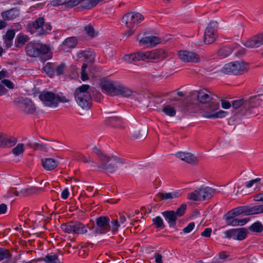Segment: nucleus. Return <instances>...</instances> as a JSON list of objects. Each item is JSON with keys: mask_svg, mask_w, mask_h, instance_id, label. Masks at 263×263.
<instances>
[{"mask_svg": "<svg viewBox=\"0 0 263 263\" xmlns=\"http://www.w3.org/2000/svg\"><path fill=\"white\" fill-rule=\"evenodd\" d=\"M100 86L103 91L111 96L121 95L127 97L132 95V91L118 82L102 81L100 82Z\"/></svg>", "mask_w": 263, "mask_h": 263, "instance_id": "nucleus-1", "label": "nucleus"}, {"mask_svg": "<svg viewBox=\"0 0 263 263\" xmlns=\"http://www.w3.org/2000/svg\"><path fill=\"white\" fill-rule=\"evenodd\" d=\"M26 30L36 36H43L49 34L52 30V26L49 23H45L42 17L36 18L34 21L29 22L26 26Z\"/></svg>", "mask_w": 263, "mask_h": 263, "instance_id": "nucleus-2", "label": "nucleus"}, {"mask_svg": "<svg viewBox=\"0 0 263 263\" xmlns=\"http://www.w3.org/2000/svg\"><path fill=\"white\" fill-rule=\"evenodd\" d=\"M61 229L65 232L78 235L87 234V230L90 231L94 228V222L90 221L85 225L79 221H70L61 226Z\"/></svg>", "mask_w": 263, "mask_h": 263, "instance_id": "nucleus-3", "label": "nucleus"}, {"mask_svg": "<svg viewBox=\"0 0 263 263\" xmlns=\"http://www.w3.org/2000/svg\"><path fill=\"white\" fill-rule=\"evenodd\" d=\"M89 85L83 84L77 88L74 93L77 104L83 109H88L91 105V97Z\"/></svg>", "mask_w": 263, "mask_h": 263, "instance_id": "nucleus-4", "label": "nucleus"}, {"mask_svg": "<svg viewBox=\"0 0 263 263\" xmlns=\"http://www.w3.org/2000/svg\"><path fill=\"white\" fill-rule=\"evenodd\" d=\"M96 227L87 234L89 237L104 234L110 231V219L108 216H99L96 219Z\"/></svg>", "mask_w": 263, "mask_h": 263, "instance_id": "nucleus-5", "label": "nucleus"}, {"mask_svg": "<svg viewBox=\"0 0 263 263\" xmlns=\"http://www.w3.org/2000/svg\"><path fill=\"white\" fill-rule=\"evenodd\" d=\"M49 46L40 42H31L28 43L25 47L26 54L31 57H37L45 55L50 51Z\"/></svg>", "mask_w": 263, "mask_h": 263, "instance_id": "nucleus-6", "label": "nucleus"}, {"mask_svg": "<svg viewBox=\"0 0 263 263\" xmlns=\"http://www.w3.org/2000/svg\"><path fill=\"white\" fill-rule=\"evenodd\" d=\"M219 192L216 189L209 186H202L189 193L187 199L193 201H204L210 199L215 193Z\"/></svg>", "mask_w": 263, "mask_h": 263, "instance_id": "nucleus-7", "label": "nucleus"}, {"mask_svg": "<svg viewBox=\"0 0 263 263\" xmlns=\"http://www.w3.org/2000/svg\"><path fill=\"white\" fill-rule=\"evenodd\" d=\"M249 65L245 62L235 61L226 64L222 68L221 71L227 74L240 75L247 71Z\"/></svg>", "mask_w": 263, "mask_h": 263, "instance_id": "nucleus-8", "label": "nucleus"}, {"mask_svg": "<svg viewBox=\"0 0 263 263\" xmlns=\"http://www.w3.org/2000/svg\"><path fill=\"white\" fill-rule=\"evenodd\" d=\"M219 107V103L212 102L204 108L202 116L209 119L222 118L226 117L228 112L222 110L217 111Z\"/></svg>", "mask_w": 263, "mask_h": 263, "instance_id": "nucleus-9", "label": "nucleus"}, {"mask_svg": "<svg viewBox=\"0 0 263 263\" xmlns=\"http://www.w3.org/2000/svg\"><path fill=\"white\" fill-rule=\"evenodd\" d=\"M14 103L17 109L24 114H33L36 110L34 104L29 98H18Z\"/></svg>", "mask_w": 263, "mask_h": 263, "instance_id": "nucleus-10", "label": "nucleus"}, {"mask_svg": "<svg viewBox=\"0 0 263 263\" xmlns=\"http://www.w3.org/2000/svg\"><path fill=\"white\" fill-rule=\"evenodd\" d=\"M143 20L144 16L141 13L131 12L126 13L123 16L122 22L124 23L129 29H133Z\"/></svg>", "mask_w": 263, "mask_h": 263, "instance_id": "nucleus-11", "label": "nucleus"}, {"mask_svg": "<svg viewBox=\"0 0 263 263\" xmlns=\"http://www.w3.org/2000/svg\"><path fill=\"white\" fill-rule=\"evenodd\" d=\"M66 65L64 63L57 64L55 63L49 62L43 68V70L50 77L55 75L61 76L65 70Z\"/></svg>", "mask_w": 263, "mask_h": 263, "instance_id": "nucleus-12", "label": "nucleus"}, {"mask_svg": "<svg viewBox=\"0 0 263 263\" xmlns=\"http://www.w3.org/2000/svg\"><path fill=\"white\" fill-rule=\"evenodd\" d=\"M110 160L109 162L102 161V164L98 165L97 167L99 169L101 168L109 173H113L116 171L118 166L117 163L123 164L125 163V160L116 157H110Z\"/></svg>", "mask_w": 263, "mask_h": 263, "instance_id": "nucleus-13", "label": "nucleus"}, {"mask_svg": "<svg viewBox=\"0 0 263 263\" xmlns=\"http://www.w3.org/2000/svg\"><path fill=\"white\" fill-rule=\"evenodd\" d=\"M224 234L225 238L242 240L247 236V230L245 228L231 229L226 231Z\"/></svg>", "mask_w": 263, "mask_h": 263, "instance_id": "nucleus-14", "label": "nucleus"}, {"mask_svg": "<svg viewBox=\"0 0 263 263\" xmlns=\"http://www.w3.org/2000/svg\"><path fill=\"white\" fill-rule=\"evenodd\" d=\"M39 99L44 105L48 107H57L56 95L51 91H43L39 96Z\"/></svg>", "mask_w": 263, "mask_h": 263, "instance_id": "nucleus-15", "label": "nucleus"}, {"mask_svg": "<svg viewBox=\"0 0 263 263\" xmlns=\"http://www.w3.org/2000/svg\"><path fill=\"white\" fill-rule=\"evenodd\" d=\"M217 23L216 22H212L208 25L205 29L204 36V42L205 44H210L213 43L216 37V28Z\"/></svg>", "mask_w": 263, "mask_h": 263, "instance_id": "nucleus-16", "label": "nucleus"}, {"mask_svg": "<svg viewBox=\"0 0 263 263\" xmlns=\"http://www.w3.org/2000/svg\"><path fill=\"white\" fill-rule=\"evenodd\" d=\"M232 107L235 109L240 107V115L242 116L250 115L254 107L252 105L250 102H246L243 104L241 100H234L232 101Z\"/></svg>", "mask_w": 263, "mask_h": 263, "instance_id": "nucleus-17", "label": "nucleus"}, {"mask_svg": "<svg viewBox=\"0 0 263 263\" xmlns=\"http://www.w3.org/2000/svg\"><path fill=\"white\" fill-rule=\"evenodd\" d=\"M178 55L180 60L184 62L198 63L200 61V57L195 52L186 50H180Z\"/></svg>", "mask_w": 263, "mask_h": 263, "instance_id": "nucleus-18", "label": "nucleus"}, {"mask_svg": "<svg viewBox=\"0 0 263 263\" xmlns=\"http://www.w3.org/2000/svg\"><path fill=\"white\" fill-rule=\"evenodd\" d=\"M145 54V61H150L151 60L160 61L165 59L167 57V54L163 49H157L151 51L144 52Z\"/></svg>", "mask_w": 263, "mask_h": 263, "instance_id": "nucleus-19", "label": "nucleus"}, {"mask_svg": "<svg viewBox=\"0 0 263 263\" xmlns=\"http://www.w3.org/2000/svg\"><path fill=\"white\" fill-rule=\"evenodd\" d=\"M16 142L17 139L14 137L0 133V147H12L16 143Z\"/></svg>", "mask_w": 263, "mask_h": 263, "instance_id": "nucleus-20", "label": "nucleus"}, {"mask_svg": "<svg viewBox=\"0 0 263 263\" xmlns=\"http://www.w3.org/2000/svg\"><path fill=\"white\" fill-rule=\"evenodd\" d=\"M263 44V32L248 40L244 44L247 48H256Z\"/></svg>", "mask_w": 263, "mask_h": 263, "instance_id": "nucleus-21", "label": "nucleus"}, {"mask_svg": "<svg viewBox=\"0 0 263 263\" xmlns=\"http://www.w3.org/2000/svg\"><path fill=\"white\" fill-rule=\"evenodd\" d=\"M175 155L188 163L196 164L198 162L197 157L190 153L179 152L176 153Z\"/></svg>", "mask_w": 263, "mask_h": 263, "instance_id": "nucleus-22", "label": "nucleus"}, {"mask_svg": "<svg viewBox=\"0 0 263 263\" xmlns=\"http://www.w3.org/2000/svg\"><path fill=\"white\" fill-rule=\"evenodd\" d=\"M161 215L167 221L170 227L174 228L176 227L177 217L175 214V211H165L161 213Z\"/></svg>", "mask_w": 263, "mask_h": 263, "instance_id": "nucleus-23", "label": "nucleus"}, {"mask_svg": "<svg viewBox=\"0 0 263 263\" xmlns=\"http://www.w3.org/2000/svg\"><path fill=\"white\" fill-rule=\"evenodd\" d=\"M58 160L53 158H43L42 159V165L46 171H51L54 169L59 164Z\"/></svg>", "mask_w": 263, "mask_h": 263, "instance_id": "nucleus-24", "label": "nucleus"}, {"mask_svg": "<svg viewBox=\"0 0 263 263\" xmlns=\"http://www.w3.org/2000/svg\"><path fill=\"white\" fill-rule=\"evenodd\" d=\"M181 195V190H177L170 193H161L159 192L156 194L157 197L160 198L161 200L172 199L174 198H178Z\"/></svg>", "mask_w": 263, "mask_h": 263, "instance_id": "nucleus-25", "label": "nucleus"}, {"mask_svg": "<svg viewBox=\"0 0 263 263\" xmlns=\"http://www.w3.org/2000/svg\"><path fill=\"white\" fill-rule=\"evenodd\" d=\"M123 123L122 119L118 116L110 117L105 120L106 125L117 128L122 127Z\"/></svg>", "mask_w": 263, "mask_h": 263, "instance_id": "nucleus-26", "label": "nucleus"}, {"mask_svg": "<svg viewBox=\"0 0 263 263\" xmlns=\"http://www.w3.org/2000/svg\"><path fill=\"white\" fill-rule=\"evenodd\" d=\"M145 54L144 52H137L124 57L125 60L129 63L135 62L140 60L145 61Z\"/></svg>", "mask_w": 263, "mask_h": 263, "instance_id": "nucleus-27", "label": "nucleus"}, {"mask_svg": "<svg viewBox=\"0 0 263 263\" xmlns=\"http://www.w3.org/2000/svg\"><path fill=\"white\" fill-rule=\"evenodd\" d=\"M20 12L16 8L2 12L1 16L4 20H12L18 16Z\"/></svg>", "mask_w": 263, "mask_h": 263, "instance_id": "nucleus-28", "label": "nucleus"}, {"mask_svg": "<svg viewBox=\"0 0 263 263\" xmlns=\"http://www.w3.org/2000/svg\"><path fill=\"white\" fill-rule=\"evenodd\" d=\"M59 256V253L52 252L47 254L45 257L41 258L39 260L44 261L46 263H61Z\"/></svg>", "mask_w": 263, "mask_h": 263, "instance_id": "nucleus-29", "label": "nucleus"}, {"mask_svg": "<svg viewBox=\"0 0 263 263\" xmlns=\"http://www.w3.org/2000/svg\"><path fill=\"white\" fill-rule=\"evenodd\" d=\"M29 40L28 35L22 33L18 34L15 39V47L22 48Z\"/></svg>", "mask_w": 263, "mask_h": 263, "instance_id": "nucleus-30", "label": "nucleus"}, {"mask_svg": "<svg viewBox=\"0 0 263 263\" xmlns=\"http://www.w3.org/2000/svg\"><path fill=\"white\" fill-rule=\"evenodd\" d=\"M247 215L257 214L263 213V204L252 207L247 206Z\"/></svg>", "mask_w": 263, "mask_h": 263, "instance_id": "nucleus-31", "label": "nucleus"}, {"mask_svg": "<svg viewBox=\"0 0 263 263\" xmlns=\"http://www.w3.org/2000/svg\"><path fill=\"white\" fill-rule=\"evenodd\" d=\"M197 100L202 103H209L212 100V97L207 93H205L202 91H200L198 92L197 96Z\"/></svg>", "mask_w": 263, "mask_h": 263, "instance_id": "nucleus-32", "label": "nucleus"}, {"mask_svg": "<svg viewBox=\"0 0 263 263\" xmlns=\"http://www.w3.org/2000/svg\"><path fill=\"white\" fill-rule=\"evenodd\" d=\"M249 220V218H245L241 219L234 218L226 222L228 225H231L232 226H243L247 223Z\"/></svg>", "mask_w": 263, "mask_h": 263, "instance_id": "nucleus-33", "label": "nucleus"}, {"mask_svg": "<svg viewBox=\"0 0 263 263\" xmlns=\"http://www.w3.org/2000/svg\"><path fill=\"white\" fill-rule=\"evenodd\" d=\"M78 43V40L76 37H69L66 39L63 42V45L69 48H74Z\"/></svg>", "mask_w": 263, "mask_h": 263, "instance_id": "nucleus-34", "label": "nucleus"}, {"mask_svg": "<svg viewBox=\"0 0 263 263\" xmlns=\"http://www.w3.org/2000/svg\"><path fill=\"white\" fill-rule=\"evenodd\" d=\"M162 111L166 115L170 117H174L176 114V111L174 107L170 105H164Z\"/></svg>", "mask_w": 263, "mask_h": 263, "instance_id": "nucleus-35", "label": "nucleus"}, {"mask_svg": "<svg viewBox=\"0 0 263 263\" xmlns=\"http://www.w3.org/2000/svg\"><path fill=\"white\" fill-rule=\"evenodd\" d=\"M27 145L30 147L34 149V151L40 150L42 151H46L47 145L44 143H28Z\"/></svg>", "mask_w": 263, "mask_h": 263, "instance_id": "nucleus-36", "label": "nucleus"}, {"mask_svg": "<svg viewBox=\"0 0 263 263\" xmlns=\"http://www.w3.org/2000/svg\"><path fill=\"white\" fill-rule=\"evenodd\" d=\"M153 224L156 226L157 229H163L165 227V224L162 218L159 216H156L152 219Z\"/></svg>", "mask_w": 263, "mask_h": 263, "instance_id": "nucleus-37", "label": "nucleus"}, {"mask_svg": "<svg viewBox=\"0 0 263 263\" xmlns=\"http://www.w3.org/2000/svg\"><path fill=\"white\" fill-rule=\"evenodd\" d=\"M92 151L95 154L97 155L98 158L101 161L109 162L110 160V157L104 155L101 150L98 147H94L92 149Z\"/></svg>", "mask_w": 263, "mask_h": 263, "instance_id": "nucleus-38", "label": "nucleus"}, {"mask_svg": "<svg viewBox=\"0 0 263 263\" xmlns=\"http://www.w3.org/2000/svg\"><path fill=\"white\" fill-rule=\"evenodd\" d=\"M249 230L253 232L260 233L263 231V226L260 222L257 221L249 227Z\"/></svg>", "mask_w": 263, "mask_h": 263, "instance_id": "nucleus-39", "label": "nucleus"}, {"mask_svg": "<svg viewBox=\"0 0 263 263\" xmlns=\"http://www.w3.org/2000/svg\"><path fill=\"white\" fill-rule=\"evenodd\" d=\"M12 256L9 250L4 248L0 247V261L5 259H10Z\"/></svg>", "mask_w": 263, "mask_h": 263, "instance_id": "nucleus-40", "label": "nucleus"}, {"mask_svg": "<svg viewBox=\"0 0 263 263\" xmlns=\"http://www.w3.org/2000/svg\"><path fill=\"white\" fill-rule=\"evenodd\" d=\"M120 226V224L118 219H112L110 221V231H111L114 234H115L118 231Z\"/></svg>", "mask_w": 263, "mask_h": 263, "instance_id": "nucleus-41", "label": "nucleus"}, {"mask_svg": "<svg viewBox=\"0 0 263 263\" xmlns=\"http://www.w3.org/2000/svg\"><path fill=\"white\" fill-rule=\"evenodd\" d=\"M24 144L19 143L15 147H14L12 151V153L15 156H19L20 155L23 153L24 152Z\"/></svg>", "mask_w": 263, "mask_h": 263, "instance_id": "nucleus-42", "label": "nucleus"}, {"mask_svg": "<svg viewBox=\"0 0 263 263\" xmlns=\"http://www.w3.org/2000/svg\"><path fill=\"white\" fill-rule=\"evenodd\" d=\"M146 135V130L145 129L135 130L133 134V137L136 139H143L145 137Z\"/></svg>", "mask_w": 263, "mask_h": 263, "instance_id": "nucleus-43", "label": "nucleus"}, {"mask_svg": "<svg viewBox=\"0 0 263 263\" xmlns=\"http://www.w3.org/2000/svg\"><path fill=\"white\" fill-rule=\"evenodd\" d=\"M84 30L86 34L91 37H93L97 35L93 27L90 25H87L84 27Z\"/></svg>", "mask_w": 263, "mask_h": 263, "instance_id": "nucleus-44", "label": "nucleus"}, {"mask_svg": "<svg viewBox=\"0 0 263 263\" xmlns=\"http://www.w3.org/2000/svg\"><path fill=\"white\" fill-rule=\"evenodd\" d=\"M247 206H241L238 208L233 209V212L236 216L240 215V214H244L247 215Z\"/></svg>", "mask_w": 263, "mask_h": 263, "instance_id": "nucleus-45", "label": "nucleus"}, {"mask_svg": "<svg viewBox=\"0 0 263 263\" xmlns=\"http://www.w3.org/2000/svg\"><path fill=\"white\" fill-rule=\"evenodd\" d=\"M186 210V205L184 203L182 204L179 208H178L176 211L175 214L177 217H181L185 213V210Z\"/></svg>", "mask_w": 263, "mask_h": 263, "instance_id": "nucleus-46", "label": "nucleus"}, {"mask_svg": "<svg viewBox=\"0 0 263 263\" xmlns=\"http://www.w3.org/2000/svg\"><path fill=\"white\" fill-rule=\"evenodd\" d=\"M218 56L220 58H224L228 56L230 53L231 51H229V49L226 47H223L218 51Z\"/></svg>", "mask_w": 263, "mask_h": 263, "instance_id": "nucleus-47", "label": "nucleus"}, {"mask_svg": "<svg viewBox=\"0 0 263 263\" xmlns=\"http://www.w3.org/2000/svg\"><path fill=\"white\" fill-rule=\"evenodd\" d=\"M79 4L81 5V7L85 9H90L93 7L90 0H82Z\"/></svg>", "mask_w": 263, "mask_h": 263, "instance_id": "nucleus-48", "label": "nucleus"}, {"mask_svg": "<svg viewBox=\"0 0 263 263\" xmlns=\"http://www.w3.org/2000/svg\"><path fill=\"white\" fill-rule=\"evenodd\" d=\"M233 210H231L227 212L223 217V218L226 220V222L231 220L234 218V217H236L235 215L234 212H233Z\"/></svg>", "mask_w": 263, "mask_h": 263, "instance_id": "nucleus-49", "label": "nucleus"}, {"mask_svg": "<svg viewBox=\"0 0 263 263\" xmlns=\"http://www.w3.org/2000/svg\"><path fill=\"white\" fill-rule=\"evenodd\" d=\"M160 42V39L156 36H149V47H154Z\"/></svg>", "mask_w": 263, "mask_h": 263, "instance_id": "nucleus-50", "label": "nucleus"}, {"mask_svg": "<svg viewBox=\"0 0 263 263\" xmlns=\"http://www.w3.org/2000/svg\"><path fill=\"white\" fill-rule=\"evenodd\" d=\"M15 31L12 29L8 30L6 34L3 36V39H7L13 41V39L15 36Z\"/></svg>", "mask_w": 263, "mask_h": 263, "instance_id": "nucleus-51", "label": "nucleus"}, {"mask_svg": "<svg viewBox=\"0 0 263 263\" xmlns=\"http://www.w3.org/2000/svg\"><path fill=\"white\" fill-rule=\"evenodd\" d=\"M140 46H146L149 47V36L142 37L139 41Z\"/></svg>", "mask_w": 263, "mask_h": 263, "instance_id": "nucleus-52", "label": "nucleus"}, {"mask_svg": "<svg viewBox=\"0 0 263 263\" xmlns=\"http://www.w3.org/2000/svg\"><path fill=\"white\" fill-rule=\"evenodd\" d=\"M195 227V223L194 222H190L188 225L183 229V232L185 233H190Z\"/></svg>", "mask_w": 263, "mask_h": 263, "instance_id": "nucleus-53", "label": "nucleus"}, {"mask_svg": "<svg viewBox=\"0 0 263 263\" xmlns=\"http://www.w3.org/2000/svg\"><path fill=\"white\" fill-rule=\"evenodd\" d=\"M260 181V179L259 178H255L254 179L251 180L248 182L245 183L246 186L247 188H250L253 186V185L255 183L259 182Z\"/></svg>", "mask_w": 263, "mask_h": 263, "instance_id": "nucleus-54", "label": "nucleus"}, {"mask_svg": "<svg viewBox=\"0 0 263 263\" xmlns=\"http://www.w3.org/2000/svg\"><path fill=\"white\" fill-rule=\"evenodd\" d=\"M2 82L9 89H13L14 87V84L9 80L4 79Z\"/></svg>", "mask_w": 263, "mask_h": 263, "instance_id": "nucleus-55", "label": "nucleus"}, {"mask_svg": "<svg viewBox=\"0 0 263 263\" xmlns=\"http://www.w3.org/2000/svg\"><path fill=\"white\" fill-rule=\"evenodd\" d=\"M56 101L58 102V105L59 102L66 103L68 102V100L63 95H58L56 96Z\"/></svg>", "mask_w": 263, "mask_h": 263, "instance_id": "nucleus-56", "label": "nucleus"}, {"mask_svg": "<svg viewBox=\"0 0 263 263\" xmlns=\"http://www.w3.org/2000/svg\"><path fill=\"white\" fill-rule=\"evenodd\" d=\"M212 232V229L210 228H205L201 233V235L203 237H210Z\"/></svg>", "mask_w": 263, "mask_h": 263, "instance_id": "nucleus-57", "label": "nucleus"}, {"mask_svg": "<svg viewBox=\"0 0 263 263\" xmlns=\"http://www.w3.org/2000/svg\"><path fill=\"white\" fill-rule=\"evenodd\" d=\"M51 4L53 6H58L62 5H64V2L63 0H52L51 2Z\"/></svg>", "mask_w": 263, "mask_h": 263, "instance_id": "nucleus-58", "label": "nucleus"}, {"mask_svg": "<svg viewBox=\"0 0 263 263\" xmlns=\"http://www.w3.org/2000/svg\"><path fill=\"white\" fill-rule=\"evenodd\" d=\"M231 106V103L229 101L224 100H221V106L223 108L228 109Z\"/></svg>", "mask_w": 263, "mask_h": 263, "instance_id": "nucleus-59", "label": "nucleus"}, {"mask_svg": "<svg viewBox=\"0 0 263 263\" xmlns=\"http://www.w3.org/2000/svg\"><path fill=\"white\" fill-rule=\"evenodd\" d=\"M69 195V191L68 189H65L62 192L61 194V197L63 199H66L68 198Z\"/></svg>", "mask_w": 263, "mask_h": 263, "instance_id": "nucleus-60", "label": "nucleus"}, {"mask_svg": "<svg viewBox=\"0 0 263 263\" xmlns=\"http://www.w3.org/2000/svg\"><path fill=\"white\" fill-rule=\"evenodd\" d=\"M246 51H247V50L246 48H241V49H240L239 50H238L237 51V52L236 53V55L238 57L240 58L246 53Z\"/></svg>", "mask_w": 263, "mask_h": 263, "instance_id": "nucleus-61", "label": "nucleus"}, {"mask_svg": "<svg viewBox=\"0 0 263 263\" xmlns=\"http://www.w3.org/2000/svg\"><path fill=\"white\" fill-rule=\"evenodd\" d=\"M155 259L156 263H163L162 260V255L159 253H156L155 255Z\"/></svg>", "mask_w": 263, "mask_h": 263, "instance_id": "nucleus-62", "label": "nucleus"}, {"mask_svg": "<svg viewBox=\"0 0 263 263\" xmlns=\"http://www.w3.org/2000/svg\"><path fill=\"white\" fill-rule=\"evenodd\" d=\"M7 209V205L5 203L0 204V214H5Z\"/></svg>", "mask_w": 263, "mask_h": 263, "instance_id": "nucleus-63", "label": "nucleus"}, {"mask_svg": "<svg viewBox=\"0 0 263 263\" xmlns=\"http://www.w3.org/2000/svg\"><path fill=\"white\" fill-rule=\"evenodd\" d=\"M4 41V44L6 45V47L7 48L11 47L12 45L13 41L7 39H3Z\"/></svg>", "mask_w": 263, "mask_h": 263, "instance_id": "nucleus-64", "label": "nucleus"}]
</instances>
